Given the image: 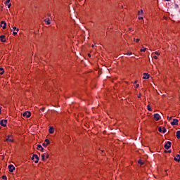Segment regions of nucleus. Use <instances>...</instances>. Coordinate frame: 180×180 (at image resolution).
<instances>
[{
  "instance_id": "1",
  "label": "nucleus",
  "mask_w": 180,
  "mask_h": 180,
  "mask_svg": "<svg viewBox=\"0 0 180 180\" xmlns=\"http://www.w3.org/2000/svg\"><path fill=\"white\" fill-rule=\"evenodd\" d=\"M32 160H33L35 162V164H37L39 162V156L37 155L34 154L32 155Z\"/></svg>"
},
{
  "instance_id": "2",
  "label": "nucleus",
  "mask_w": 180,
  "mask_h": 180,
  "mask_svg": "<svg viewBox=\"0 0 180 180\" xmlns=\"http://www.w3.org/2000/svg\"><path fill=\"white\" fill-rule=\"evenodd\" d=\"M31 115H32V113H30V112L26 111L25 112H23L22 116H23V117H27V118L30 117Z\"/></svg>"
},
{
  "instance_id": "3",
  "label": "nucleus",
  "mask_w": 180,
  "mask_h": 180,
  "mask_svg": "<svg viewBox=\"0 0 180 180\" xmlns=\"http://www.w3.org/2000/svg\"><path fill=\"white\" fill-rule=\"evenodd\" d=\"M154 119L156 122H158V120H161V116L158 113L154 114Z\"/></svg>"
},
{
  "instance_id": "4",
  "label": "nucleus",
  "mask_w": 180,
  "mask_h": 180,
  "mask_svg": "<svg viewBox=\"0 0 180 180\" xmlns=\"http://www.w3.org/2000/svg\"><path fill=\"white\" fill-rule=\"evenodd\" d=\"M6 123H8V120H2L0 121L1 126H3V127H6Z\"/></svg>"
},
{
  "instance_id": "5",
  "label": "nucleus",
  "mask_w": 180,
  "mask_h": 180,
  "mask_svg": "<svg viewBox=\"0 0 180 180\" xmlns=\"http://www.w3.org/2000/svg\"><path fill=\"white\" fill-rule=\"evenodd\" d=\"M158 131H160V133H166L167 132V129L164 127H160L158 128Z\"/></svg>"
},
{
  "instance_id": "6",
  "label": "nucleus",
  "mask_w": 180,
  "mask_h": 180,
  "mask_svg": "<svg viewBox=\"0 0 180 180\" xmlns=\"http://www.w3.org/2000/svg\"><path fill=\"white\" fill-rule=\"evenodd\" d=\"M13 34L14 36H16V34H18V33L19 32V29L16 28V27H13Z\"/></svg>"
},
{
  "instance_id": "7",
  "label": "nucleus",
  "mask_w": 180,
  "mask_h": 180,
  "mask_svg": "<svg viewBox=\"0 0 180 180\" xmlns=\"http://www.w3.org/2000/svg\"><path fill=\"white\" fill-rule=\"evenodd\" d=\"M165 148H166V150H169V148H171V142L168 141L167 143H165Z\"/></svg>"
},
{
  "instance_id": "8",
  "label": "nucleus",
  "mask_w": 180,
  "mask_h": 180,
  "mask_svg": "<svg viewBox=\"0 0 180 180\" xmlns=\"http://www.w3.org/2000/svg\"><path fill=\"white\" fill-rule=\"evenodd\" d=\"M50 144V141L49 139H45L44 143L42 144L44 147H47Z\"/></svg>"
},
{
  "instance_id": "9",
  "label": "nucleus",
  "mask_w": 180,
  "mask_h": 180,
  "mask_svg": "<svg viewBox=\"0 0 180 180\" xmlns=\"http://www.w3.org/2000/svg\"><path fill=\"white\" fill-rule=\"evenodd\" d=\"M8 169L11 172H13L15 171V166L13 165H8Z\"/></svg>"
},
{
  "instance_id": "10",
  "label": "nucleus",
  "mask_w": 180,
  "mask_h": 180,
  "mask_svg": "<svg viewBox=\"0 0 180 180\" xmlns=\"http://www.w3.org/2000/svg\"><path fill=\"white\" fill-rule=\"evenodd\" d=\"M172 126H177L178 124V120L174 119L173 122H171Z\"/></svg>"
},
{
  "instance_id": "11",
  "label": "nucleus",
  "mask_w": 180,
  "mask_h": 180,
  "mask_svg": "<svg viewBox=\"0 0 180 180\" xmlns=\"http://www.w3.org/2000/svg\"><path fill=\"white\" fill-rule=\"evenodd\" d=\"M1 26L2 29H4V30L6 29V22L5 21H1Z\"/></svg>"
},
{
  "instance_id": "12",
  "label": "nucleus",
  "mask_w": 180,
  "mask_h": 180,
  "mask_svg": "<svg viewBox=\"0 0 180 180\" xmlns=\"http://www.w3.org/2000/svg\"><path fill=\"white\" fill-rule=\"evenodd\" d=\"M149 78H150V75L147 73H143V79H148Z\"/></svg>"
},
{
  "instance_id": "13",
  "label": "nucleus",
  "mask_w": 180,
  "mask_h": 180,
  "mask_svg": "<svg viewBox=\"0 0 180 180\" xmlns=\"http://www.w3.org/2000/svg\"><path fill=\"white\" fill-rule=\"evenodd\" d=\"M0 40H1V41H2L3 43H5V41H6V39L5 38V36H4V35L0 36Z\"/></svg>"
},
{
  "instance_id": "14",
  "label": "nucleus",
  "mask_w": 180,
  "mask_h": 180,
  "mask_svg": "<svg viewBox=\"0 0 180 180\" xmlns=\"http://www.w3.org/2000/svg\"><path fill=\"white\" fill-rule=\"evenodd\" d=\"M4 141H8V143H13V139L7 137V139H6V140H4Z\"/></svg>"
},
{
  "instance_id": "15",
  "label": "nucleus",
  "mask_w": 180,
  "mask_h": 180,
  "mask_svg": "<svg viewBox=\"0 0 180 180\" xmlns=\"http://www.w3.org/2000/svg\"><path fill=\"white\" fill-rule=\"evenodd\" d=\"M49 133L50 134H53V133H54V127H49Z\"/></svg>"
},
{
  "instance_id": "16",
  "label": "nucleus",
  "mask_w": 180,
  "mask_h": 180,
  "mask_svg": "<svg viewBox=\"0 0 180 180\" xmlns=\"http://www.w3.org/2000/svg\"><path fill=\"white\" fill-rule=\"evenodd\" d=\"M174 161H177L178 162H179V161H180V155H176V158H174Z\"/></svg>"
},
{
  "instance_id": "17",
  "label": "nucleus",
  "mask_w": 180,
  "mask_h": 180,
  "mask_svg": "<svg viewBox=\"0 0 180 180\" xmlns=\"http://www.w3.org/2000/svg\"><path fill=\"white\" fill-rule=\"evenodd\" d=\"M37 150H39V151H43V150H44L43 148V146H41V145H37Z\"/></svg>"
},
{
  "instance_id": "18",
  "label": "nucleus",
  "mask_w": 180,
  "mask_h": 180,
  "mask_svg": "<svg viewBox=\"0 0 180 180\" xmlns=\"http://www.w3.org/2000/svg\"><path fill=\"white\" fill-rule=\"evenodd\" d=\"M44 22L46 23V25H50L51 22L50 21V19L47 18L44 20Z\"/></svg>"
},
{
  "instance_id": "19",
  "label": "nucleus",
  "mask_w": 180,
  "mask_h": 180,
  "mask_svg": "<svg viewBox=\"0 0 180 180\" xmlns=\"http://www.w3.org/2000/svg\"><path fill=\"white\" fill-rule=\"evenodd\" d=\"M42 161H46V155L44 153L41 155Z\"/></svg>"
},
{
  "instance_id": "20",
  "label": "nucleus",
  "mask_w": 180,
  "mask_h": 180,
  "mask_svg": "<svg viewBox=\"0 0 180 180\" xmlns=\"http://www.w3.org/2000/svg\"><path fill=\"white\" fill-rule=\"evenodd\" d=\"M154 54V53H152L153 58H155V60H158V57H157V56H155Z\"/></svg>"
},
{
  "instance_id": "21",
  "label": "nucleus",
  "mask_w": 180,
  "mask_h": 180,
  "mask_svg": "<svg viewBox=\"0 0 180 180\" xmlns=\"http://www.w3.org/2000/svg\"><path fill=\"white\" fill-rule=\"evenodd\" d=\"M176 138L180 139V131H176Z\"/></svg>"
},
{
  "instance_id": "22",
  "label": "nucleus",
  "mask_w": 180,
  "mask_h": 180,
  "mask_svg": "<svg viewBox=\"0 0 180 180\" xmlns=\"http://www.w3.org/2000/svg\"><path fill=\"white\" fill-rule=\"evenodd\" d=\"M139 164H141V165H144V161H143L142 160H139L138 161Z\"/></svg>"
},
{
  "instance_id": "23",
  "label": "nucleus",
  "mask_w": 180,
  "mask_h": 180,
  "mask_svg": "<svg viewBox=\"0 0 180 180\" xmlns=\"http://www.w3.org/2000/svg\"><path fill=\"white\" fill-rule=\"evenodd\" d=\"M143 15V10H141V11L138 12V15L141 16Z\"/></svg>"
},
{
  "instance_id": "24",
  "label": "nucleus",
  "mask_w": 180,
  "mask_h": 180,
  "mask_svg": "<svg viewBox=\"0 0 180 180\" xmlns=\"http://www.w3.org/2000/svg\"><path fill=\"white\" fill-rule=\"evenodd\" d=\"M147 108H148V110H149V112H151L153 110V109H151V107H150V105H148L147 106Z\"/></svg>"
},
{
  "instance_id": "25",
  "label": "nucleus",
  "mask_w": 180,
  "mask_h": 180,
  "mask_svg": "<svg viewBox=\"0 0 180 180\" xmlns=\"http://www.w3.org/2000/svg\"><path fill=\"white\" fill-rule=\"evenodd\" d=\"M146 50H147V49H146V48H144L143 46H142V49H141V52H144V51H146Z\"/></svg>"
},
{
  "instance_id": "26",
  "label": "nucleus",
  "mask_w": 180,
  "mask_h": 180,
  "mask_svg": "<svg viewBox=\"0 0 180 180\" xmlns=\"http://www.w3.org/2000/svg\"><path fill=\"white\" fill-rule=\"evenodd\" d=\"M9 2H11V0H6L4 4H5V5H8V4H9Z\"/></svg>"
},
{
  "instance_id": "27",
  "label": "nucleus",
  "mask_w": 180,
  "mask_h": 180,
  "mask_svg": "<svg viewBox=\"0 0 180 180\" xmlns=\"http://www.w3.org/2000/svg\"><path fill=\"white\" fill-rule=\"evenodd\" d=\"M153 53H154V54H156V56H160L161 54L158 51H155V52H153Z\"/></svg>"
},
{
  "instance_id": "28",
  "label": "nucleus",
  "mask_w": 180,
  "mask_h": 180,
  "mask_svg": "<svg viewBox=\"0 0 180 180\" xmlns=\"http://www.w3.org/2000/svg\"><path fill=\"white\" fill-rule=\"evenodd\" d=\"M44 155H45L46 158H49V154L48 153H44Z\"/></svg>"
},
{
  "instance_id": "29",
  "label": "nucleus",
  "mask_w": 180,
  "mask_h": 180,
  "mask_svg": "<svg viewBox=\"0 0 180 180\" xmlns=\"http://www.w3.org/2000/svg\"><path fill=\"white\" fill-rule=\"evenodd\" d=\"M135 41H136V43H139V41H140V39H136L135 40Z\"/></svg>"
},
{
  "instance_id": "30",
  "label": "nucleus",
  "mask_w": 180,
  "mask_h": 180,
  "mask_svg": "<svg viewBox=\"0 0 180 180\" xmlns=\"http://www.w3.org/2000/svg\"><path fill=\"white\" fill-rule=\"evenodd\" d=\"M127 56H131V52H128V53H127Z\"/></svg>"
},
{
  "instance_id": "31",
  "label": "nucleus",
  "mask_w": 180,
  "mask_h": 180,
  "mask_svg": "<svg viewBox=\"0 0 180 180\" xmlns=\"http://www.w3.org/2000/svg\"><path fill=\"white\" fill-rule=\"evenodd\" d=\"M11 6H12V4H9L8 5V8H11Z\"/></svg>"
},
{
  "instance_id": "32",
  "label": "nucleus",
  "mask_w": 180,
  "mask_h": 180,
  "mask_svg": "<svg viewBox=\"0 0 180 180\" xmlns=\"http://www.w3.org/2000/svg\"><path fill=\"white\" fill-rule=\"evenodd\" d=\"M2 179H6V176H2Z\"/></svg>"
},
{
  "instance_id": "33",
  "label": "nucleus",
  "mask_w": 180,
  "mask_h": 180,
  "mask_svg": "<svg viewBox=\"0 0 180 180\" xmlns=\"http://www.w3.org/2000/svg\"><path fill=\"white\" fill-rule=\"evenodd\" d=\"M138 19H139V20H141V19H143V17L139 16Z\"/></svg>"
},
{
  "instance_id": "34",
  "label": "nucleus",
  "mask_w": 180,
  "mask_h": 180,
  "mask_svg": "<svg viewBox=\"0 0 180 180\" xmlns=\"http://www.w3.org/2000/svg\"><path fill=\"white\" fill-rule=\"evenodd\" d=\"M91 47H93V49H94V47H96V44H93L92 46H91Z\"/></svg>"
},
{
  "instance_id": "35",
  "label": "nucleus",
  "mask_w": 180,
  "mask_h": 180,
  "mask_svg": "<svg viewBox=\"0 0 180 180\" xmlns=\"http://www.w3.org/2000/svg\"><path fill=\"white\" fill-rule=\"evenodd\" d=\"M140 86V84H136V88H139Z\"/></svg>"
},
{
  "instance_id": "36",
  "label": "nucleus",
  "mask_w": 180,
  "mask_h": 180,
  "mask_svg": "<svg viewBox=\"0 0 180 180\" xmlns=\"http://www.w3.org/2000/svg\"><path fill=\"white\" fill-rule=\"evenodd\" d=\"M7 137H8L9 139H11V137H12V135H8Z\"/></svg>"
},
{
  "instance_id": "37",
  "label": "nucleus",
  "mask_w": 180,
  "mask_h": 180,
  "mask_svg": "<svg viewBox=\"0 0 180 180\" xmlns=\"http://www.w3.org/2000/svg\"><path fill=\"white\" fill-rule=\"evenodd\" d=\"M0 71H4V68H0Z\"/></svg>"
},
{
  "instance_id": "38",
  "label": "nucleus",
  "mask_w": 180,
  "mask_h": 180,
  "mask_svg": "<svg viewBox=\"0 0 180 180\" xmlns=\"http://www.w3.org/2000/svg\"><path fill=\"white\" fill-rule=\"evenodd\" d=\"M4 75V71H2L1 73H0V75Z\"/></svg>"
},
{
  "instance_id": "39",
  "label": "nucleus",
  "mask_w": 180,
  "mask_h": 180,
  "mask_svg": "<svg viewBox=\"0 0 180 180\" xmlns=\"http://www.w3.org/2000/svg\"><path fill=\"white\" fill-rule=\"evenodd\" d=\"M141 94H140L139 96H138V98H141Z\"/></svg>"
},
{
  "instance_id": "40",
  "label": "nucleus",
  "mask_w": 180,
  "mask_h": 180,
  "mask_svg": "<svg viewBox=\"0 0 180 180\" xmlns=\"http://www.w3.org/2000/svg\"><path fill=\"white\" fill-rule=\"evenodd\" d=\"M41 110H44V108H41Z\"/></svg>"
},
{
  "instance_id": "41",
  "label": "nucleus",
  "mask_w": 180,
  "mask_h": 180,
  "mask_svg": "<svg viewBox=\"0 0 180 180\" xmlns=\"http://www.w3.org/2000/svg\"><path fill=\"white\" fill-rule=\"evenodd\" d=\"M172 119V117H170L169 118V120H171Z\"/></svg>"
},
{
  "instance_id": "42",
  "label": "nucleus",
  "mask_w": 180,
  "mask_h": 180,
  "mask_svg": "<svg viewBox=\"0 0 180 180\" xmlns=\"http://www.w3.org/2000/svg\"><path fill=\"white\" fill-rule=\"evenodd\" d=\"M88 56H89V57H91V55L89 53V54H88Z\"/></svg>"
},
{
  "instance_id": "43",
  "label": "nucleus",
  "mask_w": 180,
  "mask_h": 180,
  "mask_svg": "<svg viewBox=\"0 0 180 180\" xmlns=\"http://www.w3.org/2000/svg\"><path fill=\"white\" fill-rule=\"evenodd\" d=\"M165 1H167V2H169V1H171V0H165Z\"/></svg>"
},
{
  "instance_id": "44",
  "label": "nucleus",
  "mask_w": 180,
  "mask_h": 180,
  "mask_svg": "<svg viewBox=\"0 0 180 180\" xmlns=\"http://www.w3.org/2000/svg\"><path fill=\"white\" fill-rule=\"evenodd\" d=\"M134 41H136V38H134Z\"/></svg>"
},
{
  "instance_id": "45",
  "label": "nucleus",
  "mask_w": 180,
  "mask_h": 180,
  "mask_svg": "<svg viewBox=\"0 0 180 180\" xmlns=\"http://www.w3.org/2000/svg\"><path fill=\"white\" fill-rule=\"evenodd\" d=\"M129 30H131V28H129Z\"/></svg>"
},
{
  "instance_id": "46",
  "label": "nucleus",
  "mask_w": 180,
  "mask_h": 180,
  "mask_svg": "<svg viewBox=\"0 0 180 180\" xmlns=\"http://www.w3.org/2000/svg\"><path fill=\"white\" fill-rule=\"evenodd\" d=\"M1 108H0V112H1Z\"/></svg>"
}]
</instances>
